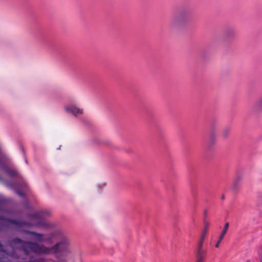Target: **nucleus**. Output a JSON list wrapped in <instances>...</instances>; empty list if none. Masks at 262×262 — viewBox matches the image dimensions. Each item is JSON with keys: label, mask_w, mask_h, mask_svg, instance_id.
<instances>
[{"label": "nucleus", "mask_w": 262, "mask_h": 262, "mask_svg": "<svg viewBox=\"0 0 262 262\" xmlns=\"http://www.w3.org/2000/svg\"><path fill=\"white\" fill-rule=\"evenodd\" d=\"M48 241L56 242L51 247H48L43 244H39L37 242L23 241L19 238H14L10 241V245L14 249H18L24 252L26 255L31 252L36 254L49 255L54 254L57 259L60 258L59 253H70V242L67 237L61 232L56 231L49 234Z\"/></svg>", "instance_id": "nucleus-1"}, {"label": "nucleus", "mask_w": 262, "mask_h": 262, "mask_svg": "<svg viewBox=\"0 0 262 262\" xmlns=\"http://www.w3.org/2000/svg\"><path fill=\"white\" fill-rule=\"evenodd\" d=\"M50 213L48 211H42L34 214L29 215L32 223H27L21 221L6 219L0 216V230H3L5 227L14 226L16 228L21 227L25 225L37 226L43 224V217L46 215H49Z\"/></svg>", "instance_id": "nucleus-2"}, {"label": "nucleus", "mask_w": 262, "mask_h": 262, "mask_svg": "<svg viewBox=\"0 0 262 262\" xmlns=\"http://www.w3.org/2000/svg\"><path fill=\"white\" fill-rule=\"evenodd\" d=\"M25 232L30 235H32L33 239L38 242H44L47 241L44 238L43 234L29 231H25Z\"/></svg>", "instance_id": "nucleus-3"}, {"label": "nucleus", "mask_w": 262, "mask_h": 262, "mask_svg": "<svg viewBox=\"0 0 262 262\" xmlns=\"http://www.w3.org/2000/svg\"><path fill=\"white\" fill-rule=\"evenodd\" d=\"M66 259H58V261H55L51 258H46L45 257H38L34 259H30L28 262H66Z\"/></svg>", "instance_id": "nucleus-4"}, {"label": "nucleus", "mask_w": 262, "mask_h": 262, "mask_svg": "<svg viewBox=\"0 0 262 262\" xmlns=\"http://www.w3.org/2000/svg\"><path fill=\"white\" fill-rule=\"evenodd\" d=\"M186 18L184 14H180L173 18L172 22L174 24L172 25L173 26H182L184 25L182 24L184 22V19Z\"/></svg>", "instance_id": "nucleus-5"}, {"label": "nucleus", "mask_w": 262, "mask_h": 262, "mask_svg": "<svg viewBox=\"0 0 262 262\" xmlns=\"http://www.w3.org/2000/svg\"><path fill=\"white\" fill-rule=\"evenodd\" d=\"M228 227H229V223H226L224 226V228H223V229L222 230V232L219 237V239L217 241V242L216 243V244H215V246L216 248H219V246H220V243L222 242V241L223 240V239L224 238V237L225 236V235L226 234V233H227V231L228 230Z\"/></svg>", "instance_id": "nucleus-6"}, {"label": "nucleus", "mask_w": 262, "mask_h": 262, "mask_svg": "<svg viewBox=\"0 0 262 262\" xmlns=\"http://www.w3.org/2000/svg\"><path fill=\"white\" fill-rule=\"evenodd\" d=\"M65 110L67 112L72 113L74 116H76L79 114H82L83 112L82 110H81L75 106H72L71 107L66 106L65 107Z\"/></svg>", "instance_id": "nucleus-7"}, {"label": "nucleus", "mask_w": 262, "mask_h": 262, "mask_svg": "<svg viewBox=\"0 0 262 262\" xmlns=\"http://www.w3.org/2000/svg\"><path fill=\"white\" fill-rule=\"evenodd\" d=\"M209 226V223L207 221L204 222V227L203 228V230L202 233V235L200 237V242L199 243H201V244L203 245L204 241L205 238V237L208 232V228Z\"/></svg>", "instance_id": "nucleus-8"}, {"label": "nucleus", "mask_w": 262, "mask_h": 262, "mask_svg": "<svg viewBox=\"0 0 262 262\" xmlns=\"http://www.w3.org/2000/svg\"><path fill=\"white\" fill-rule=\"evenodd\" d=\"M0 165H2L6 170V171L7 173L11 176V177H14L15 176L17 175V171L15 170L10 169L4 166V165L0 161Z\"/></svg>", "instance_id": "nucleus-9"}, {"label": "nucleus", "mask_w": 262, "mask_h": 262, "mask_svg": "<svg viewBox=\"0 0 262 262\" xmlns=\"http://www.w3.org/2000/svg\"><path fill=\"white\" fill-rule=\"evenodd\" d=\"M203 245L201 244V243H199L196 257H204V255L206 253V251L203 249Z\"/></svg>", "instance_id": "nucleus-10"}, {"label": "nucleus", "mask_w": 262, "mask_h": 262, "mask_svg": "<svg viewBox=\"0 0 262 262\" xmlns=\"http://www.w3.org/2000/svg\"><path fill=\"white\" fill-rule=\"evenodd\" d=\"M6 256H9V254L4 249L3 246L0 244V262H1V260Z\"/></svg>", "instance_id": "nucleus-11"}, {"label": "nucleus", "mask_w": 262, "mask_h": 262, "mask_svg": "<svg viewBox=\"0 0 262 262\" xmlns=\"http://www.w3.org/2000/svg\"><path fill=\"white\" fill-rule=\"evenodd\" d=\"M229 133V129L228 128H226L223 131V132L222 133V136L223 138H226L227 137Z\"/></svg>", "instance_id": "nucleus-12"}, {"label": "nucleus", "mask_w": 262, "mask_h": 262, "mask_svg": "<svg viewBox=\"0 0 262 262\" xmlns=\"http://www.w3.org/2000/svg\"><path fill=\"white\" fill-rule=\"evenodd\" d=\"M238 184L239 183L237 181H234L233 183L232 188L234 190L237 189L238 187Z\"/></svg>", "instance_id": "nucleus-13"}, {"label": "nucleus", "mask_w": 262, "mask_h": 262, "mask_svg": "<svg viewBox=\"0 0 262 262\" xmlns=\"http://www.w3.org/2000/svg\"><path fill=\"white\" fill-rule=\"evenodd\" d=\"M257 252L259 256L260 262H262V247L258 249Z\"/></svg>", "instance_id": "nucleus-14"}, {"label": "nucleus", "mask_w": 262, "mask_h": 262, "mask_svg": "<svg viewBox=\"0 0 262 262\" xmlns=\"http://www.w3.org/2000/svg\"><path fill=\"white\" fill-rule=\"evenodd\" d=\"M196 258H197V259H196L197 261H198V262H203V261L204 257H196Z\"/></svg>", "instance_id": "nucleus-15"}, {"label": "nucleus", "mask_w": 262, "mask_h": 262, "mask_svg": "<svg viewBox=\"0 0 262 262\" xmlns=\"http://www.w3.org/2000/svg\"><path fill=\"white\" fill-rule=\"evenodd\" d=\"M242 179V177L238 176V177H237V178L235 179V181H237L239 183Z\"/></svg>", "instance_id": "nucleus-16"}, {"label": "nucleus", "mask_w": 262, "mask_h": 262, "mask_svg": "<svg viewBox=\"0 0 262 262\" xmlns=\"http://www.w3.org/2000/svg\"><path fill=\"white\" fill-rule=\"evenodd\" d=\"M17 193L19 195V196H24L25 195V194L22 192H20V191H17Z\"/></svg>", "instance_id": "nucleus-17"}, {"label": "nucleus", "mask_w": 262, "mask_h": 262, "mask_svg": "<svg viewBox=\"0 0 262 262\" xmlns=\"http://www.w3.org/2000/svg\"><path fill=\"white\" fill-rule=\"evenodd\" d=\"M2 159H3L4 161H7V160H8V158H7L6 156H4V155H3V156H2Z\"/></svg>", "instance_id": "nucleus-18"}, {"label": "nucleus", "mask_w": 262, "mask_h": 262, "mask_svg": "<svg viewBox=\"0 0 262 262\" xmlns=\"http://www.w3.org/2000/svg\"><path fill=\"white\" fill-rule=\"evenodd\" d=\"M221 199H222V200H224V199H225V196H224V195H223L222 196Z\"/></svg>", "instance_id": "nucleus-19"}, {"label": "nucleus", "mask_w": 262, "mask_h": 262, "mask_svg": "<svg viewBox=\"0 0 262 262\" xmlns=\"http://www.w3.org/2000/svg\"><path fill=\"white\" fill-rule=\"evenodd\" d=\"M21 149H22L23 152H25L24 149L23 147L21 148Z\"/></svg>", "instance_id": "nucleus-20"}, {"label": "nucleus", "mask_w": 262, "mask_h": 262, "mask_svg": "<svg viewBox=\"0 0 262 262\" xmlns=\"http://www.w3.org/2000/svg\"><path fill=\"white\" fill-rule=\"evenodd\" d=\"M26 162L27 163H28V161H27V159L26 160Z\"/></svg>", "instance_id": "nucleus-21"}]
</instances>
